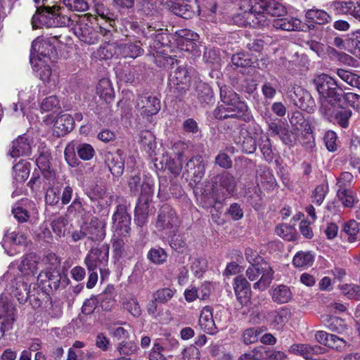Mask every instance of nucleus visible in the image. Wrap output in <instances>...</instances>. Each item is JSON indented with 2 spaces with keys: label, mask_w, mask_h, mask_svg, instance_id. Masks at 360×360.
<instances>
[{
  "label": "nucleus",
  "mask_w": 360,
  "mask_h": 360,
  "mask_svg": "<svg viewBox=\"0 0 360 360\" xmlns=\"http://www.w3.org/2000/svg\"><path fill=\"white\" fill-rule=\"evenodd\" d=\"M297 101H295V105L300 109L311 112L314 110L315 106L314 101L307 91H301Z\"/></svg>",
  "instance_id": "c9c22d12"
},
{
  "label": "nucleus",
  "mask_w": 360,
  "mask_h": 360,
  "mask_svg": "<svg viewBox=\"0 0 360 360\" xmlns=\"http://www.w3.org/2000/svg\"><path fill=\"white\" fill-rule=\"evenodd\" d=\"M105 225L103 219L95 217L91 220L89 225L82 226V229H85L87 236L91 240H101L105 236Z\"/></svg>",
  "instance_id": "a211bd4d"
},
{
  "label": "nucleus",
  "mask_w": 360,
  "mask_h": 360,
  "mask_svg": "<svg viewBox=\"0 0 360 360\" xmlns=\"http://www.w3.org/2000/svg\"><path fill=\"white\" fill-rule=\"evenodd\" d=\"M275 231L278 236L286 240H291L294 238V229L288 224H281L276 226Z\"/></svg>",
  "instance_id": "13d9d810"
},
{
  "label": "nucleus",
  "mask_w": 360,
  "mask_h": 360,
  "mask_svg": "<svg viewBox=\"0 0 360 360\" xmlns=\"http://www.w3.org/2000/svg\"><path fill=\"white\" fill-rule=\"evenodd\" d=\"M336 103H330L326 106L323 103L320 108L321 113L326 117L328 120H334L340 127L347 128L349 125V120L351 117L352 112L349 109L345 108H335ZM339 105V103H337Z\"/></svg>",
  "instance_id": "423d86ee"
},
{
  "label": "nucleus",
  "mask_w": 360,
  "mask_h": 360,
  "mask_svg": "<svg viewBox=\"0 0 360 360\" xmlns=\"http://www.w3.org/2000/svg\"><path fill=\"white\" fill-rule=\"evenodd\" d=\"M169 86L174 93L181 95L188 88L190 75L186 68H178L169 77Z\"/></svg>",
  "instance_id": "9d476101"
},
{
  "label": "nucleus",
  "mask_w": 360,
  "mask_h": 360,
  "mask_svg": "<svg viewBox=\"0 0 360 360\" xmlns=\"http://www.w3.org/2000/svg\"><path fill=\"white\" fill-rule=\"evenodd\" d=\"M60 107L59 100L56 96L45 98L40 104L41 110L48 112Z\"/></svg>",
  "instance_id": "4d7b16f0"
},
{
  "label": "nucleus",
  "mask_w": 360,
  "mask_h": 360,
  "mask_svg": "<svg viewBox=\"0 0 360 360\" xmlns=\"http://www.w3.org/2000/svg\"><path fill=\"white\" fill-rule=\"evenodd\" d=\"M182 360H200L201 352L194 345L184 348L181 352Z\"/></svg>",
  "instance_id": "603ef678"
},
{
  "label": "nucleus",
  "mask_w": 360,
  "mask_h": 360,
  "mask_svg": "<svg viewBox=\"0 0 360 360\" xmlns=\"http://www.w3.org/2000/svg\"><path fill=\"white\" fill-rule=\"evenodd\" d=\"M272 300L278 304L288 302L292 299V292L289 287L279 285L274 287L271 290Z\"/></svg>",
  "instance_id": "c756f323"
},
{
  "label": "nucleus",
  "mask_w": 360,
  "mask_h": 360,
  "mask_svg": "<svg viewBox=\"0 0 360 360\" xmlns=\"http://www.w3.org/2000/svg\"><path fill=\"white\" fill-rule=\"evenodd\" d=\"M29 163L25 160H20L13 167V175L18 182L25 181L30 175Z\"/></svg>",
  "instance_id": "473e14b6"
},
{
  "label": "nucleus",
  "mask_w": 360,
  "mask_h": 360,
  "mask_svg": "<svg viewBox=\"0 0 360 360\" xmlns=\"http://www.w3.org/2000/svg\"><path fill=\"white\" fill-rule=\"evenodd\" d=\"M314 261V255L309 251L297 252L292 258V264L296 268L307 269L312 266Z\"/></svg>",
  "instance_id": "cd10ccee"
},
{
  "label": "nucleus",
  "mask_w": 360,
  "mask_h": 360,
  "mask_svg": "<svg viewBox=\"0 0 360 360\" xmlns=\"http://www.w3.org/2000/svg\"><path fill=\"white\" fill-rule=\"evenodd\" d=\"M131 217L123 207L117 208L112 217V229L118 236H125L130 231Z\"/></svg>",
  "instance_id": "4468645a"
},
{
  "label": "nucleus",
  "mask_w": 360,
  "mask_h": 360,
  "mask_svg": "<svg viewBox=\"0 0 360 360\" xmlns=\"http://www.w3.org/2000/svg\"><path fill=\"white\" fill-rule=\"evenodd\" d=\"M118 54L124 58L129 57L135 58L143 53V49L138 44H122L117 48Z\"/></svg>",
  "instance_id": "f704fd0d"
},
{
  "label": "nucleus",
  "mask_w": 360,
  "mask_h": 360,
  "mask_svg": "<svg viewBox=\"0 0 360 360\" xmlns=\"http://www.w3.org/2000/svg\"><path fill=\"white\" fill-rule=\"evenodd\" d=\"M266 11L261 8L254 11L253 13H250V18L251 19L252 27H265L269 25V22L271 23L272 20L267 18L266 15Z\"/></svg>",
  "instance_id": "e433bc0d"
},
{
  "label": "nucleus",
  "mask_w": 360,
  "mask_h": 360,
  "mask_svg": "<svg viewBox=\"0 0 360 360\" xmlns=\"http://www.w3.org/2000/svg\"><path fill=\"white\" fill-rule=\"evenodd\" d=\"M179 37V44L186 46V50L190 51L194 47V41H198L199 36L197 33L189 30H181L176 32Z\"/></svg>",
  "instance_id": "2f4dec72"
},
{
  "label": "nucleus",
  "mask_w": 360,
  "mask_h": 360,
  "mask_svg": "<svg viewBox=\"0 0 360 360\" xmlns=\"http://www.w3.org/2000/svg\"><path fill=\"white\" fill-rule=\"evenodd\" d=\"M271 24L276 29L285 31L299 30L302 27L301 20L292 17L273 19Z\"/></svg>",
  "instance_id": "5701e85b"
},
{
  "label": "nucleus",
  "mask_w": 360,
  "mask_h": 360,
  "mask_svg": "<svg viewBox=\"0 0 360 360\" xmlns=\"http://www.w3.org/2000/svg\"><path fill=\"white\" fill-rule=\"evenodd\" d=\"M233 289L237 300L242 305H247L250 302L252 295L250 285L244 277L239 276L235 278Z\"/></svg>",
  "instance_id": "dca6fc26"
},
{
  "label": "nucleus",
  "mask_w": 360,
  "mask_h": 360,
  "mask_svg": "<svg viewBox=\"0 0 360 360\" xmlns=\"http://www.w3.org/2000/svg\"><path fill=\"white\" fill-rule=\"evenodd\" d=\"M167 6L174 14L186 19L191 18L194 14L186 0H171Z\"/></svg>",
  "instance_id": "b1692460"
},
{
  "label": "nucleus",
  "mask_w": 360,
  "mask_h": 360,
  "mask_svg": "<svg viewBox=\"0 0 360 360\" xmlns=\"http://www.w3.org/2000/svg\"><path fill=\"white\" fill-rule=\"evenodd\" d=\"M102 307L110 310L115 303V294L112 289H107L102 294Z\"/></svg>",
  "instance_id": "052dcab7"
},
{
  "label": "nucleus",
  "mask_w": 360,
  "mask_h": 360,
  "mask_svg": "<svg viewBox=\"0 0 360 360\" xmlns=\"http://www.w3.org/2000/svg\"><path fill=\"white\" fill-rule=\"evenodd\" d=\"M96 94L105 102H110L115 97L114 89L110 80L103 78L99 80L96 89Z\"/></svg>",
  "instance_id": "393cba45"
},
{
  "label": "nucleus",
  "mask_w": 360,
  "mask_h": 360,
  "mask_svg": "<svg viewBox=\"0 0 360 360\" xmlns=\"http://www.w3.org/2000/svg\"><path fill=\"white\" fill-rule=\"evenodd\" d=\"M331 20L330 15L322 9L311 8L305 13V20L309 28H314L315 25H324Z\"/></svg>",
  "instance_id": "f3484780"
},
{
  "label": "nucleus",
  "mask_w": 360,
  "mask_h": 360,
  "mask_svg": "<svg viewBox=\"0 0 360 360\" xmlns=\"http://www.w3.org/2000/svg\"><path fill=\"white\" fill-rule=\"evenodd\" d=\"M288 319V311L285 309L269 311L266 316L267 322L273 329L281 330Z\"/></svg>",
  "instance_id": "412c9836"
},
{
  "label": "nucleus",
  "mask_w": 360,
  "mask_h": 360,
  "mask_svg": "<svg viewBox=\"0 0 360 360\" xmlns=\"http://www.w3.org/2000/svg\"><path fill=\"white\" fill-rule=\"evenodd\" d=\"M235 179L229 174L224 175L220 179V186L221 187L223 197L227 198L231 195L236 188Z\"/></svg>",
  "instance_id": "a19ab883"
},
{
  "label": "nucleus",
  "mask_w": 360,
  "mask_h": 360,
  "mask_svg": "<svg viewBox=\"0 0 360 360\" xmlns=\"http://www.w3.org/2000/svg\"><path fill=\"white\" fill-rule=\"evenodd\" d=\"M117 350L120 354L131 355L138 350L137 345L133 342L122 341L117 345Z\"/></svg>",
  "instance_id": "e2e57ef3"
},
{
  "label": "nucleus",
  "mask_w": 360,
  "mask_h": 360,
  "mask_svg": "<svg viewBox=\"0 0 360 360\" xmlns=\"http://www.w3.org/2000/svg\"><path fill=\"white\" fill-rule=\"evenodd\" d=\"M56 51L50 39L38 37L32 44L31 58H41L45 60L55 59Z\"/></svg>",
  "instance_id": "9b49d317"
},
{
  "label": "nucleus",
  "mask_w": 360,
  "mask_h": 360,
  "mask_svg": "<svg viewBox=\"0 0 360 360\" xmlns=\"http://www.w3.org/2000/svg\"><path fill=\"white\" fill-rule=\"evenodd\" d=\"M37 269V262L35 257L33 255H27L20 262L18 266L19 271L22 274L28 276L27 280H30L32 277L30 274H33L34 271Z\"/></svg>",
  "instance_id": "72a5a7b5"
},
{
  "label": "nucleus",
  "mask_w": 360,
  "mask_h": 360,
  "mask_svg": "<svg viewBox=\"0 0 360 360\" xmlns=\"http://www.w3.org/2000/svg\"><path fill=\"white\" fill-rule=\"evenodd\" d=\"M16 285L14 295L17 297L20 303H23L27 299L30 286L28 288L27 284L25 283L24 278L22 277L18 278Z\"/></svg>",
  "instance_id": "a18cd8bd"
},
{
  "label": "nucleus",
  "mask_w": 360,
  "mask_h": 360,
  "mask_svg": "<svg viewBox=\"0 0 360 360\" xmlns=\"http://www.w3.org/2000/svg\"><path fill=\"white\" fill-rule=\"evenodd\" d=\"M77 151L79 157L84 160H91L95 154L94 148L89 143L79 144Z\"/></svg>",
  "instance_id": "6e6d98bb"
},
{
  "label": "nucleus",
  "mask_w": 360,
  "mask_h": 360,
  "mask_svg": "<svg viewBox=\"0 0 360 360\" xmlns=\"http://www.w3.org/2000/svg\"><path fill=\"white\" fill-rule=\"evenodd\" d=\"M278 87V80L272 77L269 80H266L264 82L262 86V92L265 99H273L277 91Z\"/></svg>",
  "instance_id": "ea45409f"
},
{
  "label": "nucleus",
  "mask_w": 360,
  "mask_h": 360,
  "mask_svg": "<svg viewBox=\"0 0 360 360\" xmlns=\"http://www.w3.org/2000/svg\"><path fill=\"white\" fill-rule=\"evenodd\" d=\"M74 33L78 39L87 44H94L98 41L96 32L86 22V18H79L75 25Z\"/></svg>",
  "instance_id": "ddd939ff"
},
{
  "label": "nucleus",
  "mask_w": 360,
  "mask_h": 360,
  "mask_svg": "<svg viewBox=\"0 0 360 360\" xmlns=\"http://www.w3.org/2000/svg\"><path fill=\"white\" fill-rule=\"evenodd\" d=\"M44 122L46 125L53 124V133L58 136L67 134L74 128V119L69 114L60 115L56 120L53 119L52 115H49L44 119Z\"/></svg>",
  "instance_id": "1a4fd4ad"
},
{
  "label": "nucleus",
  "mask_w": 360,
  "mask_h": 360,
  "mask_svg": "<svg viewBox=\"0 0 360 360\" xmlns=\"http://www.w3.org/2000/svg\"><path fill=\"white\" fill-rule=\"evenodd\" d=\"M330 8L337 15L350 14L354 17V13L356 11V6L350 0L333 1L330 4Z\"/></svg>",
  "instance_id": "c85d7f7f"
},
{
  "label": "nucleus",
  "mask_w": 360,
  "mask_h": 360,
  "mask_svg": "<svg viewBox=\"0 0 360 360\" xmlns=\"http://www.w3.org/2000/svg\"><path fill=\"white\" fill-rule=\"evenodd\" d=\"M30 62L32 65L33 70L36 72L39 79L44 83H53L55 84L58 79V75L55 71L53 70L51 64L53 59L45 60L41 58H30Z\"/></svg>",
  "instance_id": "0eeeda50"
},
{
  "label": "nucleus",
  "mask_w": 360,
  "mask_h": 360,
  "mask_svg": "<svg viewBox=\"0 0 360 360\" xmlns=\"http://www.w3.org/2000/svg\"><path fill=\"white\" fill-rule=\"evenodd\" d=\"M108 165L111 173L114 176H119L124 171V162L119 155H111L108 158Z\"/></svg>",
  "instance_id": "79ce46f5"
},
{
  "label": "nucleus",
  "mask_w": 360,
  "mask_h": 360,
  "mask_svg": "<svg viewBox=\"0 0 360 360\" xmlns=\"http://www.w3.org/2000/svg\"><path fill=\"white\" fill-rule=\"evenodd\" d=\"M266 349L264 347H256L252 350L245 353L248 360H262L266 354Z\"/></svg>",
  "instance_id": "774afa93"
},
{
  "label": "nucleus",
  "mask_w": 360,
  "mask_h": 360,
  "mask_svg": "<svg viewBox=\"0 0 360 360\" xmlns=\"http://www.w3.org/2000/svg\"><path fill=\"white\" fill-rule=\"evenodd\" d=\"M259 8L266 11V13L273 17H281L286 13L285 7L279 2L274 0L267 1L266 0H259Z\"/></svg>",
  "instance_id": "bb28decb"
},
{
  "label": "nucleus",
  "mask_w": 360,
  "mask_h": 360,
  "mask_svg": "<svg viewBox=\"0 0 360 360\" xmlns=\"http://www.w3.org/2000/svg\"><path fill=\"white\" fill-rule=\"evenodd\" d=\"M63 3L71 11L83 12L89 8L88 3L84 0H63Z\"/></svg>",
  "instance_id": "5fc2aeb1"
},
{
  "label": "nucleus",
  "mask_w": 360,
  "mask_h": 360,
  "mask_svg": "<svg viewBox=\"0 0 360 360\" xmlns=\"http://www.w3.org/2000/svg\"><path fill=\"white\" fill-rule=\"evenodd\" d=\"M337 134L333 131H328L324 136V142L327 149L330 152H334L338 149Z\"/></svg>",
  "instance_id": "0e129e2a"
},
{
  "label": "nucleus",
  "mask_w": 360,
  "mask_h": 360,
  "mask_svg": "<svg viewBox=\"0 0 360 360\" xmlns=\"http://www.w3.org/2000/svg\"><path fill=\"white\" fill-rule=\"evenodd\" d=\"M342 294L349 299L360 300V286L354 284H342L339 285Z\"/></svg>",
  "instance_id": "3c124183"
},
{
  "label": "nucleus",
  "mask_w": 360,
  "mask_h": 360,
  "mask_svg": "<svg viewBox=\"0 0 360 360\" xmlns=\"http://www.w3.org/2000/svg\"><path fill=\"white\" fill-rule=\"evenodd\" d=\"M199 325L201 329L208 334L213 335L217 333V328L213 319L211 307L207 306L201 310Z\"/></svg>",
  "instance_id": "aec40b11"
},
{
  "label": "nucleus",
  "mask_w": 360,
  "mask_h": 360,
  "mask_svg": "<svg viewBox=\"0 0 360 360\" xmlns=\"http://www.w3.org/2000/svg\"><path fill=\"white\" fill-rule=\"evenodd\" d=\"M109 246L102 245L99 248H92L86 255L84 263L89 271H95L101 266H106L108 262Z\"/></svg>",
  "instance_id": "6e6552de"
},
{
  "label": "nucleus",
  "mask_w": 360,
  "mask_h": 360,
  "mask_svg": "<svg viewBox=\"0 0 360 360\" xmlns=\"http://www.w3.org/2000/svg\"><path fill=\"white\" fill-rule=\"evenodd\" d=\"M9 153L11 156L14 158L28 155L31 153V145L29 139L25 136H18L13 141Z\"/></svg>",
  "instance_id": "6ab92c4d"
},
{
  "label": "nucleus",
  "mask_w": 360,
  "mask_h": 360,
  "mask_svg": "<svg viewBox=\"0 0 360 360\" xmlns=\"http://www.w3.org/2000/svg\"><path fill=\"white\" fill-rule=\"evenodd\" d=\"M37 281L38 286L44 290L56 289L58 287L60 278L56 273L45 271L39 273Z\"/></svg>",
  "instance_id": "4be33fe9"
},
{
  "label": "nucleus",
  "mask_w": 360,
  "mask_h": 360,
  "mask_svg": "<svg viewBox=\"0 0 360 360\" xmlns=\"http://www.w3.org/2000/svg\"><path fill=\"white\" fill-rule=\"evenodd\" d=\"M221 102L214 112L217 119L242 117L248 110L246 103L240 100L238 94L226 85L220 87Z\"/></svg>",
  "instance_id": "f257e3e1"
},
{
  "label": "nucleus",
  "mask_w": 360,
  "mask_h": 360,
  "mask_svg": "<svg viewBox=\"0 0 360 360\" xmlns=\"http://www.w3.org/2000/svg\"><path fill=\"white\" fill-rule=\"evenodd\" d=\"M214 289L213 285L210 282H205L198 288H196L198 299L200 300H207Z\"/></svg>",
  "instance_id": "69168bd1"
},
{
  "label": "nucleus",
  "mask_w": 360,
  "mask_h": 360,
  "mask_svg": "<svg viewBox=\"0 0 360 360\" xmlns=\"http://www.w3.org/2000/svg\"><path fill=\"white\" fill-rule=\"evenodd\" d=\"M177 227L178 219L175 212L167 206L162 207L158 216L155 228L158 231L165 237L170 238L173 236L171 239V245L176 249L184 244V242L181 240H180L179 243H176L179 237L174 234Z\"/></svg>",
  "instance_id": "7ed1b4c3"
},
{
  "label": "nucleus",
  "mask_w": 360,
  "mask_h": 360,
  "mask_svg": "<svg viewBox=\"0 0 360 360\" xmlns=\"http://www.w3.org/2000/svg\"><path fill=\"white\" fill-rule=\"evenodd\" d=\"M328 190L326 185L321 184L316 186L311 196L313 202L320 205L323 202Z\"/></svg>",
  "instance_id": "680f3d73"
},
{
  "label": "nucleus",
  "mask_w": 360,
  "mask_h": 360,
  "mask_svg": "<svg viewBox=\"0 0 360 360\" xmlns=\"http://www.w3.org/2000/svg\"><path fill=\"white\" fill-rule=\"evenodd\" d=\"M60 10V8L57 6L37 7V11L32 18V28L63 27L69 25L70 18L62 16Z\"/></svg>",
  "instance_id": "f03ea898"
},
{
  "label": "nucleus",
  "mask_w": 360,
  "mask_h": 360,
  "mask_svg": "<svg viewBox=\"0 0 360 360\" xmlns=\"http://www.w3.org/2000/svg\"><path fill=\"white\" fill-rule=\"evenodd\" d=\"M136 108L143 117L156 115L160 110V101L155 96L148 94L141 95L138 97Z\"/></svg>",
  "instance_id": "f8f14e48"
},
{
  "label": "nucleus",
  "mask_w": 360,
  "mask_h": 360,
  "mask_svg": "<svg viewBox=\"0 0 360 360\" xmlns=\"http://www.w3.org/2000/svg\"><path fill=\"white\" fill-rule=\"evenodd\" d=\"M309 348V344H293L290 347L288 352L290 354L301 356L304 359L309 360L311 357Z\"/></svg>",
  "instance_id": "864d4df0"
},
{
  "label": "nucleus",
  "mask_w": 360,
  "mask_h": 360,
  "mask_svg": "<svg viewBox=\"0 0 360 360\" xmlns=\"http://www.w3.org/2000/svg\"><path fill=\"white\" fill-rule=\"evenodd\" d=\"M39 92L38 85L26 86L19 92L18 96L21 110L23 115L29 116L27 111L30 108H35L34 100Z\"/></svg>",
  "instance_id": "2eb2a0df"
},
{
  "label": "nucleus",
  "mask_w": 360,
  "mask_h": 360,
  "mask_svg": "<svg viewBox=\"0 0 360 360\" xmlns=\"http://www.w3.org/2000/svg\"><path fill=\"white\" fill-rule=\"evenodd\" d=\"M337 74L344 82L350 86L360 89V77L357 75L343 69H338Z\"/></svg>",
  "instance_id": "c03bdc74"
},
{
  "label": "nucleus",
  "mask_w": 360,
  "mask_h": 360,
  "mask_svg": "<svg viewBox=\"0 0 360 360\" xmlns=\"http://www.w3.org/2000/svg\"><path fill=\"white\" fill-rule=\"evenodd\" d=\"M337 195L343 206L346 207H352L358 201L355 195L347 189L338 190Z\"/></svg>",
  "instance_id": "8fccbe9b"
},
{
  "label": "nucleus",
  "mask_w": 360,
  "mask_h": 360,
  "mask_svg": "<svg viewBox=\"0 0 360 360\" xmlns=\"http://www.w3.org/2000/svg\"><path fill=\"white\" fill-rule=\"evenodd\" d=\"M342 98L354 110L360 112V95L349 92L342 94Z\"/></svg>",
  "instance_id": "bf43d9fd"
},
{
  "label": "nucleus",
  "mask_w": 360,
  "mask_h": 360,
  "mask_svg": "<svg viewBox=\"0 0 360 360\" xmlns=\"http://www.w3.org/2000/svg\"><path fill=\"white\" fill-rule=\"evenodd\" d=\"M176 292L174 288L169 287L162 288L156 290L153 294L155 302L165 304L169 301Z\"/></svg>",
  "instance_id": "49530a36"
},
{
  "label": "nucleus",
  "mask_w": 360,
  "mask_h": 360,
  "mask_svg": "<svg viewBox=\"0 0 360 360\" xmlns=\"http://www.w3.org/2000/svg\"><path fill=\"white\" fill-rule=\"evenodd\" d=\"M147 258L152 263L160 265L167 261V254L163 248L155 247L148 252Z\"/></svg>",
  "instance_id": "4c0bfd02"
},
{
  "label": "nucleus",
  "mask_w": 360,
  "mask_h": 360,
  "mask_svg": "<svg viewBox=\"0 0 360 360\" xmlns=\"http://www.w3.org/2000/svg\"><path fill=\"white\" fill-rule=\"evenodd\" d=\"M186 168L188 173H191L195 177V181H199L204 175L205 165L202 157L196 156L187 162Z\"/></svg>",
  "instance_id": "a878e982"
},
{
  "label": "nucleus",
  "mask_w": 360,
  "mask_h": 360,
  "mask_svg": "<svg viewBox=\"0 0 360 360\" xmlns=\"http://www.w3.org/2000/svg\"><path fill=\"white\" fill-rule=\"evenodd\" d=\"M263 327H254L245 330L242 335L243 342L245 345L253 344L258 340L259 336L265 330Z\"/></svg>",
  "instance_id": "58836bf2"
},
{
  "label": "nucleus",
  "mask_w": 360,
  "mask_h": 360,
  "mask_svg": "<svg viewBox=\"0 0 360 360\" xmlns=\"http://www.w3.org/2000/svg\"><path fill=\"white\" fill-rule=\"evenodd\" d=\"M273 269L266 262L259 265L251 264L246 271L248 278L252 281L261 276L259 281L254 284V288L260 290H265L269 285L273 278Z\"/></svg>",
  "instance_id": "39448f33"
},
{
  "label": "nucleus",
  "mask_w": 360,
  "mask_h": 360,
  "mask_svg": "<svg viewBox=\"0 0 360 360\" xmlns=\"http://www.w3.org/2000/svg\"><path fill=\"white\" fill-rule=\"evenodd\" d=\"M123 308L127 310L134 316H138L141 314V308L136 299L132 296H128L123 298L122 302Z\"/></svg>",
  "instance_id": "de8ad7c7"
},
{
  "label": "nucleus",
  "mask_w": 360,
  "mask_h": 360,
  "mask_svg": "<svg viewBox=\"0 0 360 360\" xmlns=\"http://www.w3.org/2000/svg\"><path fill=\"white\" fill-rule=\"evenodd\" d=\"M141 178L135 175L132 176L129 181L130 191L134 193H137L141 190L142 195H150L153 193V184L148 181L143 183L140 186Z\"/></svg>",
  "instance_id": "7c9ffc66"
},
{
  "label": "nucleus",
  "mask_w": 360,
  "mask_h": 360,
  "mask_svg": "<svg viewBox=\"0 0 360 360\" xmlns=\"http://www.w3.org/2000/svg\"><path fill=\"white\" fill-rule=\"evenodd\" d=\"M324 322L326 326L333 332L342 333L347 329L345 321L339 317L330 316Z\"/></svg>",
  "instance_id": "37998d69"
},
{
  "label": "nucleus",
  "mask_w": 360,
  "mask_h": 360,
  "mask_svg": "<svg viewBox=\"0 0 360 360\" xmlns=\"http://www.w3.org/2000/svg\"><path fill=\"white\" fill-rule=\"evenodd\" d=\"M314 84L319 94L323 97L321 105L326 106L330 103H338L342 99V90L338 89L336 81L326 74H322L314 79Z\"/></svg>",
  "instance_id": "20e7f679"
},
{
  "label": "nucleus",
  "mask_w": 360,
  "mask_h": 360,
  "mask_svg": "<svg viewBox=\"0 0 360 360\" xmlns=\"http://www.w3.org/2000/svg\"><path fill=\"white\" fill-rule=\"evenodd\" d=\"M148 221V204L139 202L135 208V222L139 226H143Z\"/></svg>",
  "instance_id": "09e8293b"
},
{
  "label": "nucleus",
  "mask_w": 360,
  "mask_h": 360,
  "mask_svg": "<svg viewBox=\"0 0 360 360\" xmlns=\"http://www.w3.org/2000/svg\"><path fill=\"white\" fill-rule=\"evenodd\" d=\"M354 179L353 175L348 172H344L341 173L339 177L337 179V186L338 190L347 189V188L351 185Z\"/></svg>",
  "instance_id": "338daca9"
}]
</instances>
